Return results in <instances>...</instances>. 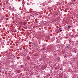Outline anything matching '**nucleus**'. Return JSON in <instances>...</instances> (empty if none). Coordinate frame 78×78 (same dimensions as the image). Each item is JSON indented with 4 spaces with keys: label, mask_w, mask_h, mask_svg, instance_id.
I'll return each mask as SVG.
<instances>
[{
    "label": "nucleus",
    "mask_w": 78,
    "mask_h": 78,
    "mask_svg": "<svg viewBox=\"0 0 78 78\" xmlns=\"http://www.w3.org/2000/svg\"><path fill=\"white\" fill-rule=\"evenodd\" d=\"M60 31H62V30H60Z\"/></svg>",
    "instance_id": "5"
},
{
    "label": "nucleus",
    "mask_w": 78,
    "mask_h": 78,
    "mask_svg": "<svg viewBox=\"0 0 78 78\" xmlns=\"http://www.w3.org/2000/svg\"><path fill=\"white\" fill-rule=\"evenodd\" d=\"M70 27H71V26H69L68 27V28H70Z\"/></svg>",
    "instance_id": "3"
},
{
    "label": "nucleus",
    "mask_w": 78,
    "mask_h": 78,
    "mask_svg": "<svg viewBox=\"0 0 78 78\" xmlns=\"http://www.w3.org/2000/svg\"><path fill=\"white\" fill-rule=\"evenodd\" d=\"M19 1H20V0H19Z\"/></svg>",
    "instance_id": "6"
},
{
    "label": "nucleus",
    "mask_w": 78,
    "mask_h": 78,
    "mask_svg": "<svg viewBox=\"0 0 78 78\" xmlns=\"http://www.w3.org/2000/svg\"><path fill=\"white\" fill-rule=\"evenodd\" d=\"M26 23H23V25H26Z\"/></svg>",
    "instance_id": "2"
},
{
    "label": "nucleus",
    "mask_w": 78,
    "mask_h": 78,
    "mask_svg": "<svg viewBox=\"0 0 78 78\" xmlns=\"http://www.w3.org/2000/svg\"><path fill=\"white\" fill-rule=\"evenodd\" d=\"M17 32V30H16L15 29L14 30H12V32H13V33H14V32Z\"/></svg>",
    "instance_id": "1"
},
{
    "label": "nucleus",
    "mask_w": 78,
    "mask_h": 78,
    "mask_svg": "<svg viewBox=\"0 0 78 78\" xmlns=\"http://www.w3.org/2000/svg\"><path fill=\"white\" fill-rule=\"evenodd\" d=\"M69 47H68V46H67V48H69Z\"/></svg>",
    "instance_id": "4"
}]
</instances>
